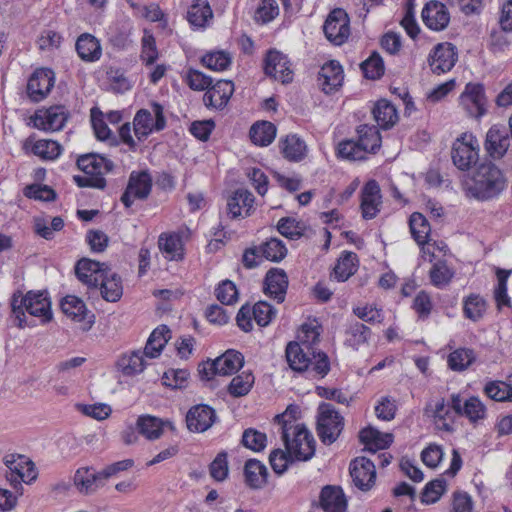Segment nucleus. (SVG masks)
<instances>
[{
  "mask_svg": "<svg viewBox=\"0 0 512 512\" xmlns=\"http://www.w3.org/2000/svg\"><path fill=\"white\" fill-rule=\"evenodd\" d=\"M11 309L15 324L19 328L31 325L26 320L25 312L40 318L41 323H47L52 319L51 301L46 291H29L25 295L20 292L14 293Z\"/></svg>",
  "mask_w": 512,
  "mask_h": 512,
  "instance_id": "f257e3e1",
  "label": "nucleus"
},
{
  "mask_svg": "<svg viewBox=\"0 0 512 512\" xmlns=\"http://www.w3.org/2000/svg\"><path fill=\"white\" fill-rule=\"evenodd\" d=\"M468 191L478 200H490L498 196L506 186L502 171L493 163L480 164L471 179Z\"/></svg>",
  "mask_w": 512,
  "mask_h": 512,
  "instance_id": "f03ea898",
  "label": "nucleus"
},
{
  "mask_svg": "<svg viewBox=\"0 0 512 512\" xmlns=\"http://www.w3.org/2000/svg\"><path fill=\"white\" fill-rule=\"evenodd\" d=\"M281 438L285 448L297 461H308L315 454L316 441L304 424L284 423Z\"/></svg>",
  "mask_w": 512,
  "mask_h": 512,
  "instance_id": "7ed1b4c3",
  "label": "nucleus"
},
{
  "mask_svg": "<svg viewBox=\"0 0 512 512\" xmlns=\"http://www.w3.org/2000/svg\"><path fill=\"white\" fill-rule=\"evenodd\" d=\"M305 349L299 342L292 341L287 344L285 356L289 367L295 372H304L312 365V370L318 375H327L330 370L327 354Z\"/></svg>",
  "mask_w": 512,
  "mask_h": 512,
  "instance_id": "20e7f679",
  "label": "nucleus"
},
{
  "mask_svg": "<svg viewBox=\"0 0 512 512\" xmlns=\"http://www.w3.org/2000/svg\"><path fill=\"white\" fill-rule=\"evenodd\" d=\"M344 428V418L330 404L323 402L318 406L317 434L325 445L333 444Z\"/></svg>",
  "mask_w": 512,
  "mask_h": 512,
  "instance_id": "39448f33",
  "label": "nucleus"
},
{
  "mask_svg": "<svg viewBox=\"0 0 512 512\" xmlns=\"http://www.w3.org/2000/svg\"><path fill=\"white\" fill-rule=\"evenodd\" d=\"M480 145L472 133H462L453 143L451 158L453 164L462 171L469 170L479 160Z\"/></svg>",
  "mask_w": 512,
  "mask_h": 512,
  "instance_id": "423d86ee",
  "label": "nucleus"
},
{
  "mask_svg": "<svg viewBox=\"0 0 512 512\" xmlns=\"http://www.w3.org/2000/svg\"><path fill=\"white\" fill-rule=\"evenodd\" d=\"M152 110L155 115L154 122L151 112L146 109H140L134 117V133L139 140L146 139L153 131H161L166 126L163 106L154 102L152 103Z\"/></svg>",
  "mask_w": 512,
  "mask_h": 512,
  "instance_id": "0eeeda50",
  "label": "nucleus"
},
{
  "mask_svg": "<svg viewBox=\"0 0 512 512\" xmlns=\"http://www.w3.org/2000/svg\"><path fill=\"white\" fill-rule=\"evenodd\" d=\"M152 190V177L147 171L130 174L127 187L121 196V202L126 208H130L134 199L145 200Z\"/></svg>",
  "mask_w": 512,
  "mask_h": 512,
  "instance_id": "6e6552de",
  "label": "nucleus"
},
{
  "mask_svg": "<svg viewBox=\"0 0 512 512\" xmlns=\"http://www.w3.org/2000/svg\"><path fill=\"white\" fill-rule=\"evenodd\" d=\"M323 30L326 38L335 45L343 44L349 37V17L345 10L336 8L328 15Z\"/></svg>",
  "mask_w": 512,
  "mask_h": 512,
  "instance_id": "1a4fd4ad",
  "label": "nucleus"
},
{
  "mask_svg": "<svg viewBox=\"0 0 512 512\" xmlns=\"http://www.w3.org/2000/svg\"><path fill=\"white\" fill-rule=\"evenodd\" d=\"M458 59V52L455 45L449 42L438 43L428 57V64L435 74H442L450 71Z\"/></svg>",
  "mask_w": 512,
  "mask_h": 512,
  "instance_id": "9d476101",
  "label": "nucleus"
},
{
  "mask_svg": "<svg viewBox=\"0 0 512 512\" xmlns=\"http://www.w3.org/2000/svg\"><path fill=\"white\" fill-rule=\"evenodd\" d=\"M510 147L509 129L505 125L495 124L486 133L484 149L493 160H500Z\"/></svg>",
  "mask_w": 512,
  "mask_h": 512,
  "instance_id": "9b49d317",
  "label": "nucleus"
},
{
  "mask_svg": "<svg viewBox=\"0 0 512 512\" xmlns=\"http://www.w3.org/2000/svg\"><path fill=\"white\" fill-rule=\"evenodd\" d=\"M460 105L469 116L480 118L486 112V97L481 83H468L460 95Z\"/></svg>",
  "mask_w": 512,
  "mask_h": 512,
  "instance_id": "f8f14e48",
  "label": "nucleus"
},
{
  "mask_svg": "<svg viewBox=\"0 0 512 512\" xmlns=\"http://www.w3.org/2000/svg\"><path fill=\"white\" fill-rule=\"evenodd\" d=\"M350 475L354 485L362 490L369 491L375 484L376 469L374 463L366 457H357L351 461Z\"/></svg>",
  "mask_w": 512,
  "mask_h": 512,
  "instance_id": "ddd939ff",
  "label": "nucleus"
},
{
  "mask_svg": "<svg viewBox=\"0 0 512 512\" xmlns=\"http://www.w3.org/2000/svg\"><path fill=\"white\" fill-rule=\"evenodd\" d=\"M289 64L286 55L277 50H269L264 60L265 74L283 84L290 83L293 80V71Z\"/></svg>",
  "mask_w": 512,
  "mask_h": 512,
  "instance_id": "4468645a",
  "label": "nucleus"
},
{
  "mask_svg": "<svg viewBox=\"0 0 512 512\" xmlns=\"http://www.w3.org/2000/svg\"><path fill=\"white\" fill-rule=\"evenodd\" d=\"M55 82L54 72L48 68H40L30 76L27 83V93L34 102L43 100Z\"/></svg>",
  "mask_w": 512,
  "mask_h": 512,
  "instance_id": "2eb2a0df",
  "label": "nucleus"
},
{
  "mask_svg": "<svg viewBox=\"0 0 512 512\" xmlns=\"http://www.w3.org/2000/svg\"><path fill=\"white\" fill-rule=\"evenodd\" d=\"M109 267L105 263H100L88 258L80 259L75 266L77 278L89 289H98L99 281Z\"/></svg>",
  "mask_w": 512,
  "mask_h": 512,
  "instance_id": "dca6fc26",
  "label": "nucleus"
},
{
  "mask_svg": "<svg viewBox=\"0 0 512 512\" xmlns=\"http://www.w3.org/2000/svg\"><path fill=\"white\" fill-rule=\"evenodd\" d=\"M62 312L76 322L83 323V330H89L95 321L94 314L90 313L85 303L78 297L68 295L61 301Z\"/></svg>",
  "mask_w": 512,
  "mask_h": 512,
  "instance_id": "f3484780",
  "label": "nucleus"
},
{
  "mask_svg": "<svg viewBox=\"0 0 512 512\" xmlns=\"http://www.w3.org/2000/svg\"><path fill=\"white\" fill-rule=\"evenodd\" d=\"M216 418V412L212 407L206 404L195 405L187 412V428L192 432H205L214 424Z\"/></svg>",
  "mask_w": 512,
  "mask_h": 512,
  "instance_id": "a211bd4d",
  "label": "nucleus"
},
{
  "mask_svg": "<svg viewBox=\"0 0 512 512\" xmlns=\"http://www.w3.org/2000/svg\"><path fill=\"white\" fill-rule=\"evenodd\" d=\"M424 24L431 30L442 31L450 22V14L445 4L439 1L428 2L422 10Z\"/></svg>",
  "mask_w": 512,
  "mask_h": 512,
  "instance_id": "6ab92c4d",
  "label": "nucleus"
},
{
  "mask_svg": "<svg viewBox=\"0 0 512 512\" xmlns=\"http://www.w3.org/2000/svg\"><path fill=\"white\" fill-rule=\"evenodd\" d=\"M381 189L376 180H369L361 193V210L364 219L369 220L377 216L380 211Z\"/></svg>",
  "mask_w": 512,
  "mask_h": 512,
  "instance_id": "aec40b11",
  "label": "nucleus"
},
{
  "mask_svg": "<svg viewBox=\"0 0 512 512\" xmlns=\"http://www.w3.org/2000/svg\"><path fill=\"white\" fill-rule=\"evenodd\" d=\"M234 92V84L230 80H218L208 88L203 96V102L207 107L223 109L229 102Z\"/></svg>",
  "mask_w": 512,
  "mask_h": 512,
  "instance_id": "412c9836",
  "label": "nucleus"
},
{
  "mask_svg": "<svg viewBox=\"0 0 512 512\" xmlns=\"http://www.w3.org/2000/svg\"><path fill=\"white\" fill-rule=\"evenodd\" d=\"M68 119V112L64 106H51L41 113H36L34 126L38 129L58 131L61 130Z\"/></svg>",
  "mask_w": 512,
  "mask_h": 512,
  "instance_id": "4be33fe9",
  "label": "nucleus"
},
{
  "mask_svg": "<svg viewBox=\"0 0 512 512\" xmlns=\"http://www.w3.org/2000/svg\"><path fill=\"white\" fill-rule=\"evenodd\" d=\"M288 283V276L283 269L271 268L265 276L264 292L278 303H282L285 300Z\"/></svg>",
  "mask_w": 512,
  "mask_h": 512,
  "instance_id": "5701e85b",
  "label": "nucleus"
},
{
  "mask_svg": "<svg viewBox=\"0 0 512 512\" xmlns=\"http://www.w3.org/2000/svg\"><path fill=\"white\" fill-rule=\"evenodd\" d=\"M103 474V470L96 471L93 467L79 468L74 475V484L80 493H93L105 484Z\"/></svg>",
  "mask_w": 512,
  "mask_h": 512,
  "instance_id": "b1692460",
  "label": "nucleus"
},
{
  "mask_svg": "<svg viewBox=\"0 0 512 512\" xmlns=\"http://www.w3.org/2000/svg\"><path fill=\"white\" fill-rule=\"evenodd\" d=\"M344 80L342 66L339 62L331 60L324 64L318 73V82L325 93L338 89Z\"/></svg>",
  "mask_w": 512,
  "mask_h": 512,
  "instance_id": "393cba45",
  "label": "nucleus"
},
{
  "mask_svg": "<svg viewBox=\"0 0 512 512\" xmlns=\"http://www.w3.org/2000/svg\"><path fill=\"white\" fill-rule=\"evenodd\" d=\"M77 166L85 174L103 175L113 170L114 163L100 154L89 153L79 156Z\"/></svg>",
  "mask_w": 512,
  "mask_h": 512,
  "instance_id": "a878e982",
  "label": "nucleus"
},
{
  "mask_svg": "<svg viewBox=\"0 0 512 512\" xmlns=\"http://www.w3.org/2000/svg\"><path fill=\"white\" fill-rule=\"evenodd\" d=\"M359 440L365 445L366 450L375 453L377 450L388 448L393 442V435L366 427L359 432Z\"/></svg>",
  "mask_w": 512,
  "mask_h": 512,
  "instance_id": "bb28decb",
  "label": "nucleus"
},
{
  "mask_svg": "<svg viewBox=\"0 0 512 512\" xmlns=\"http://www.w3.org/2000/svg\"><path fill=\"white\" fill-rule=\"evenodd\" d=\"M320 501L325 512H345L347 509V500L340 487L325 486Z\"/></svg>",
  "mask_w": 512,
  "mask_h": 512,
  "instance_id": "cd10ccee",
  "label": "nucleus"
},
{
  "mask_svg": "<svg viewBox=\"0 0 512 512\" xmlns=\"http://www.w3.org/2000/svg\"><path fill=\"white\" fill-rule=\"evenodd\" d=\"M76 51L79 57L86 62H94L100 59L102 48L99 40L89 33L81 34L76 41Z\"/></svg>",
  "mask_w": 512,
  "mask_h": 512,
  "instance_id": "c85d7f7f",
  "label": "nucleus"
},
{
  "mask_svg": "<svg viewBox=\"0 0 512 512\" xmlns=\"http://www.w3.org/2000/svg\"><path fill=\"white\" fill-rule=\"evenodd\" d=\"M254 200L253 194L247 189H237L227 200L228 213L236 218L242 216V210L245 209V216H248Z\"/></svg>",
  "mask_w": 512,
  "mask_h": 512,
  "instance_id": "c756f323",
  "label": "nucleus"
},
{
  "mask_svg": "<svg viewBox=\"0 0 512 512\" xmlns=\"http://www.w3.org/2000/svg\"><path fill=\"white\" fill-rule=\"evenodd\" d=\"M101 296L108 302L118 301L123 294L121 278L108 269L99 281Z\"/></svg>",
  "mask_w": 512,
  "mask_h": 512,
  "instance_id": "7c9ffc66",
  "label": "nucleus"
},
{
  "mask_svg": "<svg viewBox=\"0 0 512 512\" xmlns=\"http://www.w3.org/2000/svg\"><path fill=\"white\" fill-rule=\"evenodd\" d=\"M171 338V330L166 325L155 328L149 336L144 348V354L149 358H156Z\"/></svg>",
  "mask_w": 512,
  "mask_h": 512,
  "instance_id": "2f4dec72",
  "label": "nucleus"
},
{
  "mask_svg": "<svg viewBox=\"0 0 512 512\" xmlns=\"http://www.w3.org/2000/svg\"><path fill=\"white\" fill-rule=\"evenodd\" d=\"M246 484L252 489H260L267 482L268 471L264 464L256 459H249L244 466Z\"/></svg>",
  "mask_w": 512,
  "mask_h": 512,
  "instance_id": "473e14b6",
  "label": "nucleus"
},
{
  "mask_svg": "<svg viewBox=\"0 0 512 512\" xmlns=\"http://www.w3.org/2000/svg\"><path fill=\"white\" fill-rule=\"evenodd\" d=\"M214 360L218 375L222 376L236 373L244 364L243 355L236 350H227Z\"/></svg>",
  "mask_w": 512,
  "mask_h": 512,
  "instance_id": "72a5a7b5",
  "label": "nucleus"
},
{
  "mask_svg": "<svg viewBox=\"0 0 512 512\" xmlns=\"http://www.w3.org/2000/svg\"><path fill=\"white\" fill-rule=\"evenodd\" d=\"M373 116L378 126L382 129H389L398 120L397 110L389 101L379 100L373 108Z\"/></svg>",
  "mask_w": 512,
  "mask_h": 512,
  "instance_id": "f704fd0d",
  "label": "nucleus"
},
{
  "mask_svg": "<svg viewBox=\"0 0 512 512\" xmlns=\"http://www.w3.org/2000/svg\"><path fill=\"white\" fill-rule=\"evenodd\" d=\"M357 254L345 251L341 254L333 270L334 278L339 282L348 280L357 270Z\"/></svg>",
  "mask_w": 512,
  "mask_h": 512,
  "instance_id": "c9c22d12",
  "label": "nucleus"
},
{
  "mask_svg": "<svg viewBox=\"0 0 512 512\" xmlns=\"http://www.w3.org/2000/svg\"><path fill=\"white\" fill-rule=\"evenodd\" d=\"M276 126L269 121L256 122L250 128L251 141L259 146H268L276 136Z\"/></svg>",
  "mask_w": 512,
  "mask_h": 512,
  "instance_id": "e433bc0d",
  "label": "nucleus"
},
{
  "mask_svg": "<svg viewBox=\"0 0 512 512\" xmlns=\"http://www.w3.org/2000/svg\"><path fill=\"white\" fill-rule=\"evenodd\" d=\"M163 425L161 419L151 415H141L136 422L138 432L148 440L160 438L163 434Z\"/></svg>",
  "mask_w": 512,
  "mask_h": 512,
  "instance_id": "4c0bfd02",
  "label": "nucleus"
},
{
  "mask_svg": "<svg viewBox=\"0 0 512 512\" xmlns=\"http://www.w3.org/2000/svg\"><path fill=\"white\" fill-rule=\"evenodd\" d=\"M213 16L207 0H194L187 12V20L192 26L204 27Z\"/></svg>",
  "mask_w": 512,
  "mask_h": 512,
  "instance_id": "58836bf2",
  "label": "nucleus"
},
{
  "mask_svg": "<svg viewBox=\"0 0 512 512\" xmlns=\"http://www.w3.org/2000/svg\"><path fill=\"white\" fill-rule=\"evenodd\" d=\"M281 152L290 161H300L306 153V144L296 135H288L280 144Z\"/></svg>",
  "mask_w": 512,
  "mask_h": 512,
  "instance_id": "ea45409f",
  "label": "nucleus"
},
{
  "mask_svg": "<svg viewBox=\"0 0 512 512\" xmlns=\"http://www.w3.org/2000/svg\"><path fill=\"white\" fill-rule=\"evenodd\" d=\"M117 368L126 376H132L140 373L145 368L143 355L138 352H132L130 355H122L117 360Z\"/></svg>",
  "mask_w": 512,
  "mask_h": 512,
  "instance_id": "a19ab883",
  "label": "nucleus"
},
{
  "mask_svg": "<svg viewBox=\"0 0 512 512\" xmlns=\"http://www.w3.org/2000/svg\"><path fill=\"white\" fill-rule=\"evenodd\" d=\"M409 226L414 240L419 245L427 243L431 228L427 219L421 213L415 212L410 216Z\"/></svg>",
  "mask_w": 512,
  "mask_h": 512,
  "instance_id": "79ce46f5",
  "label": "nucleus"
},
{
  "mask_svg": "<svg viewBox=\"0 0 512 512\" xmlns=\"http://www.w3.org/2000/svg\"><path fill=\"white\" fill-rule=\"evenodd\" d=\"M257 248L261 256L272 262L281 261L287 254L285 244L277 238H271Z\"/></svg>",
  "mask_w": 512,
  "mask_h": 512,
  "instance_id": "37998d69",
  "label": "nucleus"
},
{
  "mask_svg": "<svg viewBox=\"0 0 512 512\" xmlns=\"http://www.w3.org/2000/svg\"><path fill=\"white\" fill-rule=\"evenodd\" d=\"M475 361V353L472 349L459 348L448 356V366L453 371H463Z\"/></svg>",
  "mask_w": 512,
  "mask_h": 512,
  "instance_id": "c03bdc74",
  "label": "nucleus"
},
{
  "mask_svg": "<svg viewBox=\"0 0 512 512\" xmlns=\"http://www.w3.org/2000/svg\"><path fill=\"white\" fill-rule=\"evenodd\" d=\"M158 246L162 252L166 253L168 259L178 260L182 258V242L179 236L161 234Z\"/></svg>",
  "mask_w": 512,
  "mask_h": 512,
  "instance_id": "a18cd8bd",
  "label": "nucleus"
},
{
  "mask_svg": "<svg viewBox=\"0 0 512 512\" xmlns=\"http://www.w3.org/2000/svg\"><path fill=\"white\" fill-rule=\"evenodd\" d=\"M360 146L366 152H375L381 146V135L378 129L374 126H362L359 129Z\"/></svg>",
  "mask_w": 512,
  "mask_h": 512,
  "instance_id": "49530a36",
  "label": "nucleus"
},
{
  "mask_svg": "<svg viewBox=\"0 0 512 512\" xmlns=\"http://www.w3.org/2000/svg\"><path fill=\"white\" fill-rule=\"evenodd\" d=\"M253 383L254 376L252 373L243 372L231 380L228 386V392L233 397L245 396L250 392Z\"/></svg>",
  "mask_w": 512,
  "mask_h": 512,
  "instance_id": "de8ad7c7",
  "label": "nucleus"
},
{
  "mask_svg": "<svg viewBox=\"0 0 512 512\" xmlns=\"http://www.w3.org/2000/svg\"><path fill=\"white\" fill-rule=\"evenodd\" d=\"M32 152L45 160H54L61 154V145L53 140H38L32 147Z\"/></svg>",
  "mask_w": 512,
  "mask_h": 512,
  "instance_id": "09e8293b",
  "label": "nucleus"
},
{
  "mask_svg": "<svg viewBox=\"0 0 512 512\" xmlns=\"http://www.w3.org/2000/svg\"><path fill=\"white\" fill-rule=\"evenodd\" d=\"M360 67L368 79L376 80L384 74V63L377 52H373L368 59L360 64Z\"/></svg>",
  "mask_w": 512,
  "mask_h": 512,
  "instance_id": "8fccbe9b",
  "label": "nucleus"
},
{
  "mask_svg": "<svg viewBox=\"0 0 512 512\" xmlns=\"http://www.w3.org/2000/svg\"><path fill=\"white\" fill-rule=\"evenodd\" d=\"M460 416L467 417L471 422L475 423L482 420L486 416V407L478 397L472 396L464 401L463 409Z\"/></svg>",
  "mask_w": 512,
  "mask_h": 512,
  "instance_id": "3c124183",
  "label": "nucleus"
},
{
  "mask_svg": "<svg viewBox=\"0 0 512 512\" xmlns=\"http://www.w3.org/2000/svg\"><path fill=\"white\" fill-rule=\"evenodd\" d=\"M486 309V303L479 295H470L464 301V314L467 318L478 321L482 318Z\"/></svg>",
  "mask_w": 512,
  "mask_h": 512,
  "instance_id": "603ef678",
  "label": "nucleus"
},
{
  "mask_svg": "<svg viewBox=\"0 0 512 512\" xmlns=\"http://www.w3.org/2000/svg\"><path fill=\"white\" fill-rule=\"evenodd\" d=\"M445 489V479L441 478L430 481L429 483L426 484L421 493L422 503L433 504L437 502L440 499L441 495L445 492Z\"/></svg>",
  "mask_w": 512,
  "mask_h": 512,
  "instance_id": "864d4df0",
  "label": "nucleus"
},
{
  "mask_svg": "<svg viewBox=\"0 0 512 512\" xmlns=\"http://www.w3.org/2000/svg\"><path fill=\"white\" fill-rule=\"evenodd\" d=\"M91 121L96 137L101 141L110 140L111 144H117L115 137H112L111 130L102 119V112L98 108L91 109Z\"/></svg>",
  "mask_w": 512,
  "mask_h": 512,
  "instance_id": "5fc2aeb1",
  "label": "nucleus"
},
{
  "mask_svg": "<svg viewBox=\"0 0 512 512\" xmlns=\"http://www.w3.org/2000/svg\"><path fill=\"white\" fill-rule=\"evenodd\" d=\"M201 63L215 71H223L231 64V57L223 51L210 52L201 58Z\"/></svg>",
  "mask_w": 512,
  "mask_h": 512,
  "instance_id": "6e6d98bb",
  "label": "nucleus"
},
{
  "mask_svg": "<svg viewBox=\"0 0 512 512\" xmlns=\"http://www.w3.org/2000/svg\"><path fill=\"white\" fill-rule=\"evenodd\" d=\"M484 391L492 400L499 402L512 401V386L510 384L489 382L486 384Z\"/></svg>",
  "mask_w": 512,
  "mask_h": 512,
  "instance_id": "4d7b16f0",
  "label": "nucleus"
},
{
  "mask_svg": "<svg viewBox=\"0 0 512 512\" xmlns=\"http://www.w3.org/2000/svg\"><path fill=\"white\" fill-rule=\"evenodd\" d=\"M267 436L256 429L244 430L241 443L248 449L259 452L266 447Z\"/></svg>",
  "mask_w": 512,
  "mask_h": 512,
  "instance_id": "13d9d810",
  "label": "nucleus"
},
{
  "mask_svg": "<svg viewBox=\"0 0 512 512\" xmlns=\"http://www.w3.org/2000/svg\"><path fill=\"white\" fill-rule=\"evenodd\" d=\"M269 461L273 471L281 475L288 469L289 464L297 460L294 459V456L287 450L275 449L270 453Z\"/></svg>",
  "mask_w": 512,
  "mask_h": 512,
  "instance_id": "bf43d9fd",
  "label": "nucleus"
},
{
  "mask_svg": "<svg viewBox=\"0 0 512 512\" xmlns=\"http://www.w3.org/2000/svg\"><path fill=\"white\" fill-rule=\"evenodd\" d=\"M189 371L186 369H170L163 374V385L172 389H182L187 385Z\"/></svg>",
  "mask_w": 512,
  "mask_h": 512,
  "instance_id": "052dcab7",
  "label": "nucleus"
},
{
  "mask_svg": "<svg viewBox=\"0 0 512 512\" xmlns=\"http://www.w3.org/2000/svg\"><path fill=\"white\" fill-rule=\"evenodd\" d=\"M347 334L349 335V338H347L349 345L357 348L368 341L371 335V330L363 323L355 322L349 326Z\"/></svg>",
  "mask_w": 512,
  "mask_h": 512,
  "instance_id": "680f3d73",
  "label": "nucleus"
},
{
  "mask_svg": "<svg viewBox=\"0 0 512 512\" xmlns=\"http://www.w3.org/2000/svg\"><path fill=\"white\" fill-rule=\"evenodd\" d=\"M429 275L432 284L434 286L441 287L447 285L451 281L453 272L444 261H438L433 264Z\"/></svg>",
  "mask_w": 512,
  "mask_h": 512,
  "instance_id": "e2e57ef3",
  "label": "nucleus"
},
{
  "mask_svg": "<svg viewBox=\"0 0 512 512\" xmlns=\"http://www.w3.org/2000/svg\"><path fill=\"white\" fill-rule=\"evenodd\" d=\"M228 472L227 453L222 451L209 465V473L214 480L221 482L227 478Z\"/></svg>",
  "mask_w": 512,
  "mask_h": 512,
  "instance_id": "0e129e2a",
  "label": "nucleus"
},
{
  "mask_svg": "<svg viewBox=\"0 0 512 512\" xmlns=\"http://www.w3.org/2000/svg\"><path fill=\"white\" fill-rule=\"evenodd\" d=\"M253 317L259 326H267L276 315V309L268 302L260 301L252 309Z\"/></svg>",
  "mask_w": 512,
  "mask_h": 512,
  "instance_id": "69168bd1",
  "label": "nucleus"
},
{
  "mask_svg": "<svg viewBox=\"0 0 512 512\" xmlns=\"http://www.w3.org/2000/svg\"><path fill=\"white\" fill-rule=\"evenodd\" d=\"M215 294L217 299L224 305H231L238 298L236 285L230 280L222 281L216 288Z\"/></svg>",
  "mask_w": 512,
  "mask_h": 512,
  "instance_id": "338daca9",
  "label": "nucleus"
},
{
  "mask_svg": "<svg viewBox=\"0 0 512 512\" xmlns=\"http://www.w3.org/2000/svg\"><path fill=\"white\" fill-rule=\"evenodd\" d=\"M277 230L281 235L289 239H298L302 233L300 223L291 217H283L278 221Z\"/></svg>",
  "mask_w": 512,
  "mask_h": 512,
  "instance_id": "774afa93",
  "label": "nucleus"
}]
</instances>
